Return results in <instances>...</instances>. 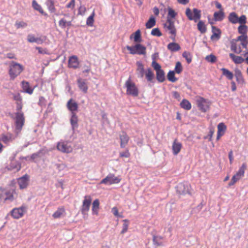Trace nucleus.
Instances as JSON below:
<instances>
[{
  "label": "nucleus",
  "instance_id": "f257e3e1",
  "mask_svg": "<svg viewBox=\"0 0 248 248\" xmlns=\"http://www.w3.org/2000/svg\"><path fill=\"white\" fill-rule=\"evenodd\" d=\"M248 45V36H239L231 42V49L234 53L240 54L243 48H247Z\"/></svg>",
  "mask_w": 248,
  "mask_h": 248
},
{
  "label": "nucleus",
  "instance_id": "f03ea898",
  "mask_svg": "<svg viewBox=\"0 0 248 248\" xmlns=\"http://www.w3.org/2000/svg\"><path fill=\"white\" fill-rule=\"evenodd\" d=\"M9 74L11 79L14 80L23 71V66L15 62H12L9 64Z\"/></svg>",
  "mask_w": 248,
  "mask_h": 248
},
{
  "label": "nucleus",
  "instance_id": "7ed1b4c3",
  "mask_svg": "<svg viewBox=\"0 0 248 248\" xmlns=\"http://www.w3.org/2000/svg\"><path fill=\"white\" fill-rule=\"evenodd\" d=\"M124 87L126 88V93L127 95L133 97H137L139 95V89L130 78H129L125 81Z\"/></svg>",
  "mask_w": 248,
  "mask_h": 248
},
{
  "label": "nucleus",
  "instance_id": "20e7f679",
  "mask_svg": "<svg viewBox=\"0 0 248 248\" xmlns=\"http://www.w3.org/2000/svg\"><path fill=\"white\" fill-rule=\"evenodd\" d=\"M164 28L166 31L170 34V38L173 41H175L177 30L174 25V22L168 17L164 24Z\"/></svg>",
  "mask_w": 248,
  "mask_h": 248
},
{
  "label": "nucleus",
  "instance_id": "39448f33",
  "mask_svg": "<svg viewBox=\"0 0 248 248\" xmlns=\"http://www.w3.org/2000/svg\"><path fill=\"white\" fill-rule=\"evenodd\" d=\"M196 102L202 112H206L209 110L211 103L209 100L199 96L196 97Z\"/></svg>",
  "mask_w": 248,
  "mask_h": 248
},
{
  "label": "nucleus",
  "instance_id": "423d86ee",
  "mask_svg": "<svg viewBox=\"0 0 248 248\" xmlns=\"http://www.w3.org/2000/svg\"><path fill=\"white\" fill-rule=\"evenodd\" d=\"M126 49L129 51L130 54L134 55H145L146 48L140 43H137L133 46H127Z\"/></svg>",
  "mask_w": 248,
  "mask_h": 248
},
{
  "label": "nucleus",
  "instance_id": "0eeeda50",
  "mask_svg": "<svg viewBox=\"0 0 248 248\" xmlns=\"http://www.w3.org/2000/svg\"><path fill=\"white\" fill-rule=\"evenodd\" d=\"M247 169V164L246 163L242 164V166L239 168L238 171L234 175L231 179V181L229 183V186H232L239 181L241 178L244 176L245 170Z\"/></svg>",
  "mask_w": 248,
  "mask_h": 248
},
{
  "label": "nucleus",
  "instance_id": "6e6552de",
  "mask_svg": "<svg viewBox=\"0 0 248 248\" xmlns=\"http://www.w3.org/2000/svg\"><path fill=\"white\" fill-rule=\"evenodd\" d=\"M152 66L156 71V78L157 81L159 82H163L165 80V72L161 69V66L155 61H153Z\"/></svg>",
  "mask_w": 248,
  "mask_h": 248
},
{
  "label": "nucleus",
  "instance_id": "1a4fd4ad",
  "mask_svg": "<svg viewBox=\"0 0 248 248\" xmlns=\"http://www.w3.org/2000/svg\"><path fill=\"white\" fill-rule=\"evenodd\" d=\"M193 13L189 8H187L186 10V15L189 20H193L195 22L200 19L201 17V11L197 9H193Z\"/></svg>",
  "mask_w": 248,
  "mask_h": 248
},
{
  "label": "nucleus",
  "instance_id": "9d476101",
  "mask_svg": "<svg viewBox=\"0 0 248 248\" xmlns=\"http://www.w3.org/2000/svg\"><path fill=\"white\" fill-rule=\"evenodd\" d=\"M57 149L63 153H70L72 152L73 148L70 142L61 140L58 142Z\"/></svg>",
  "mask_w": 248,
  "mask_h": 248
},
{
  "label": "nucleus",
  "instance_id": "9b49d317",
  "mask_svg": "<svg viewBox=\"0 0 248 248\" xmlns=\"http://www.w3.org/2000/svg\"><path fill=\"white\" fill-rule=\"evenodd\" d=\"M229 21L232 24H246L247 22V17L245 15H242L240 17L235 12L231 13L228 16Z\"/></svg>",
  "mask_w": 248,
  "mask_h": 248
},
{
  "label": "nucleus",
  "instance_id": "f8f14e48",
  "mask_svg": "<svg viewBox=\"0 0 248 248\" xmlns=\"http://www.w3.org/2000/svg\"><path fill=\"white\" fill-rule=\"evenodd\" d=\"M121 180L120 177L115 176L114 174H109L106 178L102 180L101 184L112 185L119 183Z\"/></svg>",
  "mask_w": 248,
  "mask_h": 248
},
{
  "label": "nucleus",
  "instance_id": "ddd939ff",
  "mask_svg": "<svg viewBox=\"0 0 248 248\" xmlns=\"http://www.w3.org/2000/svg\"><path fill=\"white\" fill-rule=\"evenodd\" d=\"M27 207L22 205L19 208H14L11 211V216L14 218L18 219L22 217L27 211Z\"/></svg>",
  "mask_w": 248,
  "mask_h": 248
},
{
  "label": "nucleus",
  "instance_id": "4468645a",
  "mask_svg": "<svg viewBox=\"0 0 248 248\" xmlns=\"http://www.w3.org/2000/svg\"><path fill=\"white\" fill-rule=\"evenodd\" d=\"M15 123L16 129L21 130L25 123V117L23 112H16L15 113Z\"/></svg>",
  "mask_w": 248,
  "mask_h": 248
},
{
  "label": "nucleus",
  "instance_id": "2eb2a0df",
  "mask_svg": "<svg viewBox=\"0 0 248 248\" xmlns=\"http://www.w3.org/2000/svg\"><path fill=\"white\" fill-rule=\"evenodd\" d=\"M190 185L188 184L180 183L177 186L176 190L180 195L190 194Z\"/></svg>",
  "mask_w": 248,
  "mask_h": 248
},
{
  "label": "nucleus",
  "instance_id": "dca6fc26",
  "mask_svg": "<svg viewBox=\"0 0 248 248\" xmlns=\"http://www.w3.org/2000/svg\"><path fill=\"white\" fill-rule=\"evenodd\" d=\"M91 202V197L89 195L85 196L84 197V199L83 201V203L81 208V211L82 214H85L86 212L89 211Z\"/></svg>",
  "mask_w": 248,
  "mask_h": 248
},
{
  "label": "nucleus",
  "instance_id": "f3484780",
  "mask_svg": "<svg viewBox=\"0 0 248 248\" xmlns=\"http://www.w3.org/2000/svg\"><path fill=\"white\" fill-rule=\"evenodd\" d=\"M5 197L4 198L5 201H13L14 200L17 198V193L16 189H11L7 190L4 192Z\"/></svg>",
  "mask_w": 248,
  "mask_h": 248
},
{
  "label": "nucleus",
  "instance_id": "a211bd4d",
  "mask_svg": "<svg viewBox=\"0 0 248 248\" xmlns=\"http://www.w3.org/2000/svg\"><path fill=\"white\" fill-rule=\"evenodd\" d=\"M29 176L26 174L17 179V182L20 189L26 188L29 185Z\"/></svg>",
  "mask_w": 248,
  "mask_h": 248
},
{
  "label": "nucleus",
  "instance_id": "6ab92c4d",
  "mask_svg": "<svg viewBox=\"0 0 248 248\" xmlns=\"http://www.w3.org/2000/svg\"><path fill=\"white\" fill-rule=\"evenodd\" d=\"M79 62L76 56H72L69 58L68 65L69 68L77 69L79 67Z\"/></svg>",
  "mask_w": 248,
  "mask_h": 248
},
{
  "label": "nucleus",
  "instance_id": "aec40b11",
  "mask_svg": "<svg viewBox=\"0 0 248 248\" xmlns=\"http://www.w3.org/2000/svg\"><path fill=\"white\" fill-rule=\"evenodd\" d=\"M66 106L72 114L76 113L78 110V104L73 99H70L67 103Z\"/></svg>",
  "mask_w": 248,
  "mask_h": 248
},
{
  "label": "nucleus",
  "instance_id": "412c9836",
  "mask_svg": "<svg viewBox=\"0 0 248 248\" xmlns=\"http://www.w3.org/2000/svg\"><path fill=\"white\" fill-rule=\"evenodd\" d=\"M234 76L236 80L239 84L241 85L245 84V80L240 70L238 68H235L234 70Z\"/></svg>",
  "mask_w": 248,
  "mask_h": 248
},
{
  "label": "nucleus",
  "instance_id": "4be33fe9",
  "mask_svg": "<svg viewBox=\"0 0 248 248\" xmlns=\"http://www.w3.org/2000/svg\"><path fill=\"white\" fill-rule=\"evenodd\" d=\"M46 40V37H35L33 34H30L27 36V40L30 43H36L38 44H42Z\"/></svg>",
  "mask_w": 248,
  "mask_h": 248
},
{
  "label": "nucleus",
  "instance_id": "5701e85b",
  "mask_svg": "<svg viewBox=\"0 0 248 248\" xmlns=\"http://www.w3.org/2000/svg\"><path fill=\"white\" fill-rule=\"evenodd\" d=\"M77 83L79 89L82 91V92L86 93L88 92V87L86 80L82 79L81 78H78L77 80Z\"/></svg>",
  "mask_w": 248,
  "mask_h": 248
},
{
  "label": "nucleus",
  "instance_id": "b1692460",
  "mask_svg": "<svg viewBox=\"0 0 248 248\" xmlns=\"http://www.w3.org/2000/svg\"><path fill=\"white\" fill-rule=\"evenodd\" d=\"M120 139L121 147L124 148L128 142L129 137L125 132H123L122 134L120 135Z\"/></svg>",
  "mask_w": 248,
  "mask_h": 248
},
{
  "label": "nucleus",
  "instance_id": "393cba45",
  "mask_svg": "<svg viewBox=\"0 0 248 248\" xmlns=\"http://www.w3.org/2000/svg\"><path fill=\"white\" fill-rule=\"evenodd\" d=\"M212 31L213 32L211 36L212 40H218L220 38L221 31L220 30L215 26L212 27Z\"/></svg>",
  "mask_w": 248,
  "mask_h": 248
},
{
  "label": "nucleus",
  "instance_id": "a878e982",
  "mask_svg": "<svg viewBox=\"0 0 248 248\" xmlns=\"http://www.w3.org/2000/svg\"><path fill=\"white\" fill-rule=\"evenodd\" d=\"M182 147V144L177 141V139H175L172 144V149L173 154L174 155H177L181 151Z\"/></svg>",
  "mask_w": 248,
  "mask_h": 248
},
{
  "label": "nucleus",
  "instance_id": "bb28decb",
  "mask_svg": "<svg viewBox=\"0 0 248 248\" xmlns=\"http://www.w3.org/2000/svg\"><path fill=\"white\" fill-rule=\"evenodd\" d=\"M227 127L223 123H219L217 125V139L218 140L223 136L226 130Z\"/></svg>",
  "mask_w": 248,
  "mask_h": 248
},
{
  "label": "nucleus",
  "instance_id": "cd10ccee",
  "mask_svg": "<svg viewBox=\"0 0 248 248\" xmlns=\"http://www.w3.org/2000/svg\"><path fill=\"white\" fill-rule=\"evenodd\" d=\"M65 214V210L63 206L58 208L57 210L53 214L52 217L54 218H59L64 216Z\"/></svg>",
  "mask_w": 248,
  "mask_h": 248
},
{
  "label": "nucleus",
  "instance_id": "c85d7f7f",
  "mask_svg": "<svg viewBox=\"0 0 248 248\" xmlns=\"http://www.w3.org/2000/svg\"><path fill=\"white\" fill-rule=\"evenodd\" d=\"M132 38H133L134 41L135 43H140L142 41L140 31L138 30L132 33L130 36V39H131Z\"/></svg>",
  "mask_w": 248,
  "mask_h": 248
},
{
  "label": "nucleus",
  "instance_id": "c756f323",
  "mask_svg": "<svg viewBox=\"0 0 248 248\" xmlns=\"http://www.w3.org/2000/svg\"><path fill=\"white\" fill-rule=\"evenodd\" d=\"M136 64L137 66L136 71L138 77L142 78L145 73H144V65L140 62H137Z\"/></svg>",
  "mask_w": 248,
  "mask_h": 248
},
{
  "label": "nucleus",
  "instance_id": "7c9ffc66",
  "mask_svg": "<svg viewBox=\"0 0 248 248\" xmlns=\"http://www.w3.org/2000/svg\"><path fill=\"white\" fill-rule=\"evenodd\" d=\"M13 135L11 133H8L6 135L2 134L1 136L0 140L5 144H7L10 141H12L14 140Z\"/></svg>",
  "mask_w": 248,
  "mask_h": 248
},
{
  "label": "nucleus",
  "instance_id": "2f4dec72",
  "mask_svg": "<svg viewBox=\"0 0 248 248\" xmlns=\"http://www.w3.org/2000/svg\"><path fill=\"white\" fill-rule=\"evenodd\" d=\"M163 237L159 235H154L153 237V244L156 247L163 246Z\"/></svg>",
  "mask_w": 248,
  "mask_h": 248
},
{
  "label": "nucleus",
  "instance_id": "473e14b6",
  "mask_svg": "<svg viewBox=\"0 0 248 248\" xmlns=\"http://www.w3.org/2000/svg\"><path fill=\"white\" fill-rule=\"evenodd\" d=\"M229 56L233 62L235 64L242 63L245 61V60L241 56L235 55L233 53H230Z\"/></svg>",
  "mask_w": 248,
  "mask_h": 248
},
{
  "label": "nucleus",
  "instance_id": "72a5a7b5",
  "mask_svg": "<svg viewBox=\"0 0 248 248\" xmlns=\"http://www.w3.org/2000/svg\"><path fill=\"white\" fill-rule=\"evenodd\" d=\"M167 48L169 50L172 52L178 51L181 49L180 45L174 42L169 43L167 46Z\"/></svg>",
  "mask_w": 248,
  "mask_h": 248
},
{
  "label": "nucleus",
  "instance_id": "f704fd0d",
  "mask_svg": "<svg viewBox=\"0 0 248 248\" xmlns=\"http://www.w3.org/2000/svg\"><path fill=\"white\" fill-rule=\"evenodd\" d=\"M22 87L25 92L31 94L33 92V89L30 87L29 83L27 81H23L22 82Z\"/></svg>",
  "mask_w": 248,
  "mask_h": 248
},
{
  "label": "nucleus",
  "instance_id": "c9c22d12",
  "mask_svg": "<svg viewBox=\"0 0 248 248\" xmlns=\"http://www.w3.org/2000/svg\"><path fill=\"white\" fill-rule=\"evenodd\" d=\"M241 25L238 28V31L239 33L241 34L240 36H246L247 35V32L248 31V26L245 24H240Z\"/></svg>",
  "mask_w": 248,
  "mask_h": 248
},
{
  "label": "nucleus",
  "instance_id": "e433bc0d",
  "mask_svg": "<svg viewBox=\"0 0 248 248\" xmlns=\"http://www.w3.org/2000/svg\"><path fill=\"white\" fill-rule=\"evenodd\" d=\"M221 71H222V75L225 76L228 79H232L233 78V74L232 72L225 68H222L221 69Z\"/></svg>",
  "mask_w": 248,
  "mask_h": 248
},
{
  "label": "nucleus",
  "instance_id": "4c0bfd02",
  "mask_svg": "<svg viewBox=\"0 0 248 248\" xmlns=\"http://www.w3.org/2000/svg\"><path fill=\"white\" fill-rule=\"evenodd\" d=\"M99 208V201L98 199L95 200L92 204V213L93 214L97 215L98 214V210Z\"/></svg>",
  "mask_w": 248,
  "mask_h": 248
},
{
  "label": "nucleus",
  "instance_id": "58836bf2",
  "mask_svg": "<svg viewBox=\"0 0 248 248\" xmlns=\"http://www.w3.org/2000/svg\"><path fill=\"white\" fill-rule=\"evenodd\" d=\"M225 17L223 11L216 12L214 14V18L215 21H222Z\"/></svg>",
  "mask_w": 248,
  "mask_h": 248
},
{
  "label": "nucleus",
  "instance_id": "ea45409f",
  "mask_svg": "<svg viewBox=\"0 0 248 248\" xmlns=\"http://www.w3.org/2000/svg\"><path fill=\"white\" fill-rule=\"evenodd\" d=\"M78 118L76 113L72 114V116L70 119V123L72 126L73 129H74L78 126Z\"/></svg>",
  "mask_w": 248,
  "mask_h": 248
},
{
  "label": "nucleus",
  "instance_id": "a19ab883",
  "mask_svg": "<svg viewBox=\"0 0 248 248\" xmlns=\"http://www.w3.org/2000/svg\"><path fill=\"white\" fill-rule=\"evenodd\" d=\"M180 106L182 108L188 110L191 108V104L189 101L186 99H183L180 103Z\"/></svg>",
  "mask_w": 248,
  "mask_h": 248
},
{
  "label": "nucleus",
  "instance_id": "79ce46f5",
  "mask_svg": "<svg viewBox=\"0 0 248 248\" xmlns=\"http://www.w3.org/2000/svg\"><path fill=\"white\" fill-rule=\"evenodd\" d=\"M198 30L201 33H204L206 31V27L204 22L202 20H200L197 24Z\"/></svg>",
  "mask_w": 248,
  "mask_h": 248
},
{
  "label": "nucleus",
  "instance_id": "37998d69",
  "mask_svg": "<svg viewBox=\"0 0 248 248\" xmlns=\"http://www.w3.org/2000/svg\"><path fill=\"white\" fill-rule=\"evenodd\" d=\"M144 75L148 81H152L154 78V74L150 68H148Z\"/></svg>",
  "mask_w": 248,
  "mask_h": 248
},
{
  "label": "nucleus",
  "instance_id": "c03bdc74",
  "mask_svg": "<svg viewBox=\"0 0 248 248\" xmlns=\"http://www.w3.org/2000/svg\"><path fill=\"white\" fill-rule=\"evenodd\" d=\"M46 4L51 13H54L56 11L53 0H47Z\"/></svg>",
  "mask_w": 248,
  "mask_h": 248
},
{
  "label": "nucleus",
  "instance_id": "a18cd8bd",
  "mask_svg": "<svg viewBox=\"0 0 248 248\" xmlns=\"http://www.w3.org/2000/svg\"><path fill=\"white\" fill-rule=\"evenodd\" d=\"M168 79L172 82H175L177 80V78L175 77L174 72L173 71H170L167 74Z\"/></svg>",
  "mask_w": 248,
  "mask_h": 248
},
{
  "label": "nucleus",
  "instance_id": "49530a36",
  "mask_svg": "<svg viewBox=\"0 0 248 248\" xmlns=\"http://www.w3.org/2000/svg\"><path fill=\"white\" fill-rule=\"evenodd\" d=\"M59 25L62 28H64L66 26H71L72 23L71 21H67L65 19L62 18L59 21Z\"/></svg>",
  "mask_w": 248,
  "mask_h": 248
},
{
  "label": "nucleus",
  "instance_id": "de8ad7c7",
  "mask_svg": "<svg viewBox=\"0 0 248 248\" xmlns=\"http://www.w3.org/2000/svg\"><path fill=\"white\" fill-rule=\"evenodd\" d=\"M155 25V18L151 16L146 23V27L147 29H151Z\"/></svg>",
  "mask_w": 248,
  "mask_h": 248
},
{
  "label": "nucleus",
  "instance_id": "09e8293b",
  "mask_svg": "<svg viewBox=\"0 0 248 248\" xmlns=\"http://www.w3.org/2000/svg\"><path fill=\"white\" fill-rule=\"evenodd\" d=\"M27 26V23L23 21H16L15 23V26L17 29L24 28Z\"/></svg>",
  "mask_w": 248,
  "mask_h": 248
},
{
  "label": "nucleus",
  "instance_id": "8fccbe9b",
  "mask_svg": "<svg viewBox=\"0 0 248 248\" xmlns=\"http://www.w3.org/2000/svg\"><path fill=\"white\" fill-rule=\"evenodd\" d=\"M94 15H95V13L94 12H93V13L92 14V15L87 18V20H86V24L88 26H91V27L93 26V24L94 22L93 18H94Z\"/></svg>",
  "mask_w": 248,
  "mask_h": 248
},
{
  "label": "nucleus",
  "instance_id": "3c124183",
  "mask_svg": "<svg viewBox=\"0 0 248 248\" xmlns=\"http://www.w3.org/2000/svg\"><path fill=\"white\" fill-rule=\"evenodd\" d=\"M123 222L124 224H123V229L121 232V234H124L127 231L129 226V220L128 219H124Z\"/></svg>",
  "mask_w": 248,
  "mask_h": 248
},
{
  "label": "nucleus",
  "instance_id": "603ef678",
  "mask_svg": "<svg viewBox=\"0 0 248 248\" xmlns=\"http://www.w3.org/2000/svg\"><path fill=\"white\" fill-rule=\"evenodd\" d=\"M168 14L167 18L168 17L170 19L175 18L177 15V13L175 12L174 10L170 7L168 8Z\"/></svg>",
  "mask_w": 248,
  "mask_h": 248
},
{
  "label": "nucleus",
  "instance_id": "864d4df0",
  "mask_svg": "<svg viewBox=\"0 0 248 248\" xmlns=\"http://www.w3.org/2000/svg\"><path fill=\"white\" fill-rule=\"evenodd\" d=\"M32 7L35 10L38 11L40 13L44 14L42 8L35 0L32 1Z\"/></svg>",
  "mask_w": 248,
  "mask_h": 248
},
{
  "label": "nucleus",
  "instance_id": "5fc2aeb1",
  "mask_svg": "<svg viewBox=\"0 0 248 248\" xmlns=\"http://www.w3.org/2000/svg\"><path fill=\"white\" fill-rule=\"evenodd\" d=\"M205 59L209 62L215 63L217 61V57L213 54H210L206 56Z\"/></svg>",
  "mask_w": 248,
  "mask_h": 248
},
{
  "label": "nucleus",
  "instance_id": "6e6d98bb",
  "mask_svg": "<svg viewBox=\"0 0 248 248\" xmlns=\"http://www.w3.org/2000/svg\"><path fill=\"white\" fill-rule=\"evenodd\" d=\"M183 56L185 58L188 63H190L192 61V56L189 52L185 51L183 53Z\"/></svg>",
  "mask_w": 248,
  "mask_h": 248
},
{
  "label": "nucleus",
  "instance_id": "4d7b16f0",
  "mask_svg": "<svg viewBox=\"0 0 248 248\" xmlns=\"http://www.w3.org/2000/svg\"><path fill=\"white\" fill-rule=\"evenodd\" d=\"M151 34L153 36L160 37L162 35V33L158 28H154L151 31Z\"/></svg>",
  "mask_w": 248,
  "mask_h": 248
},
{
  "label": "nucleus",
  "instance_id": "13d9d810",
  "mask_svg": "<svg viewBox=\"0 0 248 248\" xmlns=\"http://www.w3.org/2000/svg\"><path fill=\"white\" fill-rule=\"evenodd\" d=\"M182 66L181 63L180 62H176L175 67V71L177 74H180L182 71Z\"/></svg>",
  "mask_w": 248,
  "mask_h": 248
},
{
  "label": "nucleus",
  "instance_id": "bf43d9fd",
  "mask_svg": "<svg viewBox=\"0 0 248 248\" xmlns=\"http://www.w3.org/2000/svg\"><path fill=\"white\" fill-rule=\"evenodd\" d=\"M16 110L17 112H22L21 109L23 108V103L22 101H20V102H16Z\"/></svg>",
  "mask_w": 248,
  "mask_h": 248
},
{
  "label": "nucleus",
  "instance_id": "052dcab7",
  "mask_svg": "<svg viewBox=\"0 0 248 248\" xmlns=\"http://www.w3.org/2000/svg\"><path fill=\"white\" fill-rule=\"evenodd\" d=\"M13 99L16 102H20L22 101V97L19 93H15L13 94Z\"/></svg>",
  "mask_w": 248,
  "mask_h": 248
},
{
  "label": "nucleus",
  "instance_id": "680f3d73",
  "mask_svg": "<svg viewBox=\"0 0 248 248\" xmlns=\"http://www.w3.org/2000/svg\"><path fill=\"white\" fill-rule=\"evenodd\" d=\"M86 11V8L84 5H81L78 8V15L83 16Z\"/></svg>",
  "mask_w": 248,
  "mask_h": 248
},
{
  "label": "nucleus",
  "instance_id": "e2e57ef3",
  "mask_svg": "<svg viewBox=\"0 0 248 248\" xmlns=\"http://www.w3.org/2000/svg\"><path fill=\"white\" fill-rule=\"evenodd\" d=\"M120 156L121 157H129L130 156V154L128 150H125L124 152H121L120 153Z\"/></svg>",
  "mask_w": 248,
  "mask_h": 248
},
{
  "label": "nucleus",
  "instance_id": "0e129e2a",
  "mask_svg": "<svg viewBox=\"0 0 248 248\" xmlns=\"http://www.w3.org/2000/svg\"><path fill=\"white\" fill-rule=\"evenodd\" d=\"M46 100L44 97L41 96L39 97L38 104L40 106H46Z\"/></svg>",
  "mask_w": 248,
  "mask_h": 248
},
{
  "label": "nucleus",
  "instance_id": "69168bd1",
  "mask_svg": "<svg viewBox=\"0 0 248 248\" xmlns=\"http://www.w3.org/2000/svg\"><path fill=\"white\" fill-rule=\"evenodd\" d=\"M36 49L38 50V52L40 54H47V50L46 48L43 49L42 47H36Z\"/></svg>",
  "mask_w": 248,
  "mask_h": 248
},
{
  "label": "nucleus",
  "instance_id": "338daca9",
  "mask_svg": "<svg viewBox=\"0 0 248 248\" xmlns=\"http://www.w3.org/2000/svg\"><path fill=\"white\" fill-rule=\"evenodd\" d=\"M112 212L113 213V215L116 217H123L122 216H120L119 214L118 210L116 207H114L112 208Z\"/></svg>",
  "mask_w": 248,
  "mask_h": 248
},
{
  "label": "nucleus",
  "instance_id": "774afa93",
  "mask_svg": "<svg viewBox=\"0 0 248 248\" xmlns=\"http://www.w3.org/2000/svg\"><path fill=\"white\" fill-rule=\"evenodd\" d=\"M75 6V0H71V1L66 5L67 8L74 9Z\"/></svg>",
  "mask_w": 248,
  "mask_h": 248
}]
</instances>
